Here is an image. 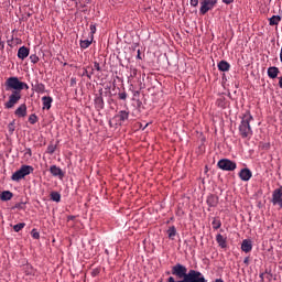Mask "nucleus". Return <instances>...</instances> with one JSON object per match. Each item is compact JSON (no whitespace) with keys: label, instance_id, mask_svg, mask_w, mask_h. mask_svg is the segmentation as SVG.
<instances>
[{"label":"nucleus","instance_id":"1","mask_svg":"<svg viewBox=\"0 0 282 282\" xmlns=\"http://www.w3.org/2000/svg\"><path fill=\"white\" fill-rule=\"evenodd\" d=\"M6 87L7 91L12 89V93L9 96V100L4 104V109H14V106L19 105V100H21V91H23V89H30V86L19 80V77H9L6 80Z\"/></svg>","mask_w":282,"mask_h":282},{"label":"nucleus","instance_id":"2","mask_svg":"<svg viewBox=\"0 0 282 282\" xmlns=\"http://www.w3.org/2000/svg\"><path fill=\"white\" fill-rule=\"evenodd\" d=\"M252 120H254V117H252L250 112L243 115L241 123L239 126V133L241 138H252V127H250V122H252Z\"/></svg>","mask_w":282,"mask_h":282},{"label":"nucleus","instance_id":"3","mask_svg":"<svg viewBox=\"0 0 282 282\" xmlns=\"http://www.w3.org/2000/svg\"><path fill=\"white\" fill-rule=\"evenodd\" d=\"M34 173V167L32 165H22L18 171H15L11 180L12 182H19L20 180H23L28 177V175Z\"/></svg>","mask_w":282,"mask_h":282},{"label":"nucleus","instance_id":"4","mask_svg":"<svg viewBox=\"0 0 282 282\" xmlns=\"http://www.w3.org/2000/svg\"><path fill=\"white\" fill-rule=\"evenodd\" d=\"M177 282H208L202 272L191 269L184 280Z\"/></svg>","mask_w":282,"mask_h":282},{"label":"nucleus","instance_id":"5","mask_svg":"<svg viewBox=\"0 0 282 282\" xmlns=\"http://www.w3.org/2000/svg\"><path fill=\"white\" fill-rule=\"evenodd\" d=\"M217 6V0H200L199 14L204 17V14H208L210 10L215 9Z\"/></svg>","mask_w":282,"mask_h":282},{"label":"nucleus","instance_id":"6","mask_svg":"<svg viewBox=\"0 0 282 282\" xmlns=\"http://www.w3.org/2000/svg\"><path fill=\"white\" fill-rule=\"evenodd\" d=\"M172 274L173 276H176L177 279H186V276L188 275V269H186L184 267V264H175L174 267H172Z\"/></svg>","mask_w":282,"mask_h":282},{"label":"nucleus","instance_id":"7","mask_svg":"<svg viewBox=\"0 0 282 282\" xmlns=\"http://www.w3.org/2000/svg\"><path fill=\"white\" fill-rule=\"evenodd\" d=\"M217 166L221 171H235V169H237V163L228 159H221L218 161Z\"/></svg>","mask_w":282,"mask_h":282},{"label":"nucleus","instance_id":"8","mask_svg":"<svg viewBox=\"0 0 282 282\" xmlns=\"http://www.w3.org/2000/svg\"><path fill=\"white\" fill-rule=\"evenodd\" d=\"M271 202L273 206H280L282 208V186L273 191Z\"/></svg>","mask_w":282,"mask_h":282},{"label":"nucleus","instance_id":"9","mask_svg":"<svg viewBox=\"0 0 282 282\" xmlns=\"http://www.w3.org/2000/svg\"><path fill=\"white\" fill-rule=\"evenodd\" d=\"M238 176L242 182H250V180H252V171H250L248 167H245L239 172Z\"/></svg>","mask_w":282,"mask_h":282},{"label":"nucleus","instance_id":"10","mask_svg":"<svg viewBox=\"0 0 282 282\" xmlns=\"http://www.w3.org/2000/svg\"><path fill=\"white\" fill-rule=\"evenodd\" d=\"M50 173L54 176V177H59V180H63V177H65V173L63 172V170L56 165H52L50 167Z\"/></svg>","mask_w":282,"mask_h":282},{"label":"nucleus","instance_id":"11","mask_svg":"<svg viewBox=\"0 0 282 282\" xmlns=\"http://www.w3.org/2000/svg\"><path fill=\"white\" fill-rule=\"evenodd\" d=\"M216 242L218 243L219 248H228V238L221 234L216 236Z\"/></svg>","mask_w":282,"mask_h":282},{"label":"nucleus","instance_id":"12","mask_svg":"<svg viewBox=\"0 0 282 282\" xmlns=\"http://www.w3.org/2000/svg\"><path fill=\"white\" fill-rule=\"evenodd\" d=\"M14 115L18 118H25V116H28V106L25 104L20 105L14 111Z\"/></svg>","mask_w":282,"mask_h":282},{"label":"nucleus","instance_id":"13","mask_svg":"<svg viewBox=\"0 0 282 282\" xmlns=\"http://www.w3.org/2000/svg\"><path fill=\"white\" fill-rule=\"evenodd\" d=\"M30 56V48H28L26 46H21L18 50V58H20V61H25V58H28Z\"/></svg>","mask_w":282,"mask_h":282},{"label":"nucleus","instance_id":"14","mask_svg":"<svg viewBox=\"0 0 282 282\" xmlns=\"http://www.w3.org/2000/svg\"><path fill=\"white\" fill-rule=\"evenodd\" d=\"M115 118L118 119L119 124H122L126 120H129V111L127 110H120Z\"/></svg>","mask_w":282,"mask_h":282},{"label":"nucleus","instance_id":"15","mask_svg":"<svg viewBox=\"0 0 282 282\" xmlns=\"http://www.w3.org/2000/svg\"><path fill=\"white\" fill-rule=\"evenodd\" d=\"M95 107L97 111L105 109V99L102 98V95L95 97Z\"/></svg>","mask_w":282,"mask_h":282},{"label":"nucleus","instance_id":"16","mask_svg":"<svg viewBox=\"0 0 282 282\" xmlns=\"http://www.w3.org/2000/svg\"><path fill=\"white\" fill-rule=\"evenodd\" d=\"M241 250L242 252H246V253L252 252V240L250 239L242 240Z\"/></svg>","mask_w":282,"mask_h":282},{"label":"nucleus","instance_id":"17","mask_svg":"<svg viewBox=\"0 0 282 282\" xmlns=\"http://www.w3.org/2000/svg\"><path fill=\"white\" fill-rule=\"evenodd\" d=\"M279 74H281V70H279V67L276 66H271L268 68V76L269 78H276L279 76Z\"/></svg>","mask_w":282,"mask_h":282},{"label":"nucleus","instance_id":"18","mask_svg":"<svg viewBox=\"0 0 282 282\" xmlns=\"http://www.w3.org/2000/svg\"><path fill=\"white\" fill-rule=\"evenodd\" d=\"M42 102H43V109H52V102H54V99L50 96H44L42 97Z\"/></svg>","mask_w":282,"mask_h":282},{"label":"nucleus","instance_id":"19","mask_svg":"<svg viewBox=\"0 0 282 282\" xmlns=\"http://www.w3.org/2000/svg\"><path fill=\"white\" fill-rule=\"evenodd\" d=\"M207 204L212 207L215 208V206H217L219 204V197L216 195H209L207 197Z\"/></svg>","mask_w":282,"mask_h":282},{"label":"nucleus","instance_id":"20","mask_svg":"<svg viewBox=\"0 0 282 282\" xmlns=\"http://www.w3.org/2000/svg\"><path fill=\"white\" fill-rule=\"evenodd\" d=\"M12 197H14V194H12L10 191H4L0 194L1 202H10Z\"/></svg>","mask_w":282,"mask_h":282},{"label":"nucleus","instance_id":"21","mask_svg":"<svg viewBox=\"0 0 282 282\" xmlns=\"http://www.w3.org/2000/svg\"><path fill=\"white\" fill-rule=\"evenodd\" d=\"M32 87L36 94H45V84L36 82Z\"/></svg>","mask_w":282,"mask_h":282},{"label":"nucleus","instance_id":"22","mask_svg":"<svg viewBox=\"0 0 282 282\" xmlns=\"http://www.w3.org/2000/svg\"><path fill=\"white\" fill-rule=\"evenodd\" d=\"M218 69L219 72H230V63L226 61H220L218 63Z\"/></svg>","mask_w":282,"mask_h":282},{"label":"nucleus","instance_id":"23","mask_svg":"<svg viewBox=\"0 0 282 282\" xmlns=\"http://www.w3.org/2000/svg\"><path fill=\"white\" fill-rule=\"evenodd\" d=\"M281 23V15H273L269 19V25H279Z\"/></svg>","mask_w":282,"mask_h":282},{"label":"nucleus","instance_id":"24","mask_svg":"<svg viewBox=\"0 0 282 282\" xmlns=\"http://www.w3.org/2000/svg\"><path fill=\"white\" fill-rule=\"evenodd\" d=\"M175 235H177V229L175 228V226H172L167 229V237L169 239H175Z\"/></svg>","mask_w":282,"mask_h":282},{"label":"nucleus","instance_id":"25","mask_svg":"<svg viewBox=\"0 0 282 282\" xmlns=\"http://www.w3.org/2000/svg\"><path fill=\"white\" fill-rule=\"evenodd\" d=\"M214 230H219L221 228V220L219 218H214L212 221Z\"/></svg>","mask_w":282,"mask_h":282},{"label":"nucleus","instance_id":"26","mask_svg":"<svg viewBox=\"0 0 282 282\" xmlns=\"http://www.w3.org/2000/svg\"><path fill=\"white\" fill-rule=\"evenodd\" d=\"M51 199H52V202H56L58 204V202H61V193L52 192L51 193Z\"/></svg>","mask_w":282,"mask_h":282},{"label":"nucleus","instance_id":"27","mask_svg":"<svg viewBox=\"0 0 282 282\" xmlns=\"http://www.w3.org/2000/svg\"><path fill=\"white\" fill-rule=\"evenodd\" d=\"M25 228V223H20L13 226L14 232H21Z\"/></svg>","mask_w":282,"mask_h":282},{"label":"nucleus","instance_id":"28","mask_svg":"<svg viewBox=\"0 0 282 282\" xmlns=\"http://www.w3.org/2000/svg\"><path fill=\"white\" fill-rule=\"evenodd\" d=\"M82 50H87V47H89V45H91V41L89 40H82L79 43Z\"/></svg>","mask_w":282,"mask_h":282},{"label":"nucleus","instance_id":"29","mask_svg":"<svg viewBox=\"0 0 282 282\" xmlns=\"http://www.w3.org/2000/svg\"><path fill=\"white\" fill-rule=\"evenodd\" d=\"M29 122L30 124H36V122H39V117H36V115H31L29 117Z\"/></svg>","mask_w":282,"mask_h":282},{"label":"nucleus","instance_id":"30","mask_svg":"<svg viewBox=\"0 0 282 282\" xmlns=\"http://www.w3.org/2000/svg\"><path fill=\"white\" fill-rule=\"evenodd\" d=\"M83 76H87V78H89V80H91V76H94V68L91 69L90 73H89V70L85 69L83 73Z\"/></svg>","mask_w":282,"mask_h":282},{"label":"nucleus","instance_id":"31","mask_svg":"<svg viewBox=\"0 0 282 282\" xmlns=\"http://www.w3.org/2000/svg\"><path fill=\"white\" fill-rule=\"evenodd\" d=\"M31 236L33 237V239H40L41 238V234H39L36 231V229H32Z\"/></svg>","mask_w":282,"mask_h":282},{"label":"nucleus","instance_id":"32","mask_svg":"<svg viewBox=\"0 0 282 282\" xmlns=\"http://www.w3.org/2000/svg\"><path fill=\"white\" fill-rule=\"evenodd\" d=\"M30 61L31 63H33L34 65H36V63H39V56H36L35 54L30 56Z\"/></svg>","mask_w":282,"mask_h":282},{"label":"nucleus","instance_id":"33","mask_svg":"<svg viewBox=\"0 0 282 282\" xmlns=\"http://www.w3.org/2000/svg\"><path fill=\"white\" fill-rule=\"evenodd\" d=\"M260 148L263 150V151H268L270 149V143H260Z\"/></svg>","mask_w":282,"mask_h":282},{"label":"nucleus","instance_id":"34","mask_svg":"<svg viewBox=\"0 0 282 282\" xmlns=\"http://www.w3.org/2000/svg\"><path fill=\"white\" fill-rule=\"evenodd\" d=\"M118 97H119V100H127V94L124 91L123 93H119Z\"/></svg>","mask_w":282,"mask_h":282},{"label":"nucleus","instance_id":"35","mask_svg":"<svg viewBox=\"0 0 282 282\" xmlns=\"http://www.w3.org/2000/svg\"><path fill=\"white\" fill-rule=\"evenodd\" d=\"M189 3L193 8H197V6H199V0H191Z\"/></svg>","mask_w":282,"mask_h":282},{"label":"nucleus","instance_id":"36","mask_svg":"<svg viewBox=\"0 0 282 282\" xmlns=\"http://www.w3.org/2000/svg\"><path fill=\"white\" fill-rule=\"evenodd\" d=\"M94 69H96L97 72H101L102 68H100V64L98 62L94 63Z\"/></svg>","mask_w":282,"mask_h":282},{"label":"nucleus","instance_id":"37","mask_svg":"<svg viewBox=\"0 0 282 282\" xmlns=\"http://www.w3.org/2000/svg\"><path fill=\"white\" fill-rule=\"evenodd\" d=\"M6 50V42L1 41L0 37V52H3Z\"/></svg>","mask_w":282,"mask_h":282},{"label":"nucleus","instance_id":"38","mask_svg":"<svg viewBox=\"0 0 282 282\" xmlns=\"http://www.w3.org/2000/svg\"><path fill=\"white\" fill-rule=\"evenodd\" d=\"M47 151H48V153L52 154V153H54V151H56V148L54 145H48Z\"/></svg>","mask_w":282,"mask_h":282},{"label":"nucleus","instance_id":"39","mask_svg":"<svg viewBox=\"0 0 282 282\" xmlns=\"http://www.w3.org/2000/svg\"><path fill=\"white\" fill-rule=\"evenodd\" d=\"M8 129L11 133H14V123H9Z\"/></svg>","mask_w":282,"mask_h":282},{"label":"nucleus","instance_id":"40","mask_svg":"<svg viewBox=\"0 0 282 282\" xmlns=\"http://www.w3.org/2000/svg\"><path fill=\"white\" fill-rule=\"evenodd\" d=\"M91 34H96V24H90Z\"/></svg>","mask_w":282,"mask_h":282},{"label":"nucleus","instance_id":"41","mask_svg":"<svg viewBox=\"0 0 282 282\" xmlns=\"http://www.w3.org/2000/svg\"><path fill=\"white\" fill-rule=\"evenodd\" d=\"M223 3H226V6H230V3H235V0H223Z\"/></svg>","mask_w":282,"mask_h":282},{"label":"nucleus","instance_id":"42","mask_svg":"<svg viewBox=\"0 0 282 282\" xmlns=\"http://www.w3.org/2000/svg\"><path fill=\"white\" fill-rule=\"evenodd\" d=\"M243 263L246 265H250V258L249 257L245 258Z\"/></svg>","mask_w":282,"mask_h":282},{"label":"nucleus","instance_id":"43","mask_svg":"<svg viewBox=\"0 0 282 282\" xmlns=\"http://www.w3.org/2000/svg\"><path fill=\"white\" fill-rule=\"evenodd\" d=\"M74 219H76V216H68L67 217V221H74Z\"/></svg>","mask_w":282,"mask_h":282},{"label":"nucleus","instance_id":"44","mask_svg":"<svg viewBox=\"0 0 282 282\" xmlns=\"http://www.w3.org/2000/svg\"><path fill=\"white\" fill-rule=\"evenodd\" d=\"M26 155H29L30 158H32V149H28V150H26Z\"/></svg>","mask_w":282,"mask_h":282},{"label":"nucleus","instance_id":"45","mask_svg":"<svg viewBox=\"0 0 282 282\" xmlns=\"http://www.w3.org/2000/svg\"><path fill=\"white\" fill-rule=\"evenodd\" d=\"M167 282H177V281H175V278L170 276V278L167 279Z\"/></svg>","mask_w":282,"mask_h":282},{"label":"nucleus","instance_id":"46","mask_svg":"<svg viewBox=\"0 0 282 282\" xmlns=\"http://www.w3.org/2000/svg\"><path fill=\"white\" fill-rule=\"evenodd\" d=\"M279 87L282 89V77L279 78Z\"/></svg>","mask_w":282,"mask_h":282},{"label":"nucleus","instance_id":"47","mask_svg":"<svg viewBox=\"0 0 282 282\" xmlns=\"http://www.w3.org/2000/svg\"><path fill=\"white\" fill-rule=\"evenodd\" d=\"M260 279L263 281V273L260 274Z\"/></svg>","mask_w":282,"mask_h":282},{"label":"nucleus","instance_id":"48","mask_svg":"<svg viewBox=\"0 0 282 282\" xmlns=\"http://www.w3.org/2000/svg\"><path fill=\"white\" fill-rule=\"evenodd\" d=\"M137 57H138V58H141V57H140V51H138V56H137Z\"/></svg>","mask_w":282,"mask_h":282}]
</instances>
